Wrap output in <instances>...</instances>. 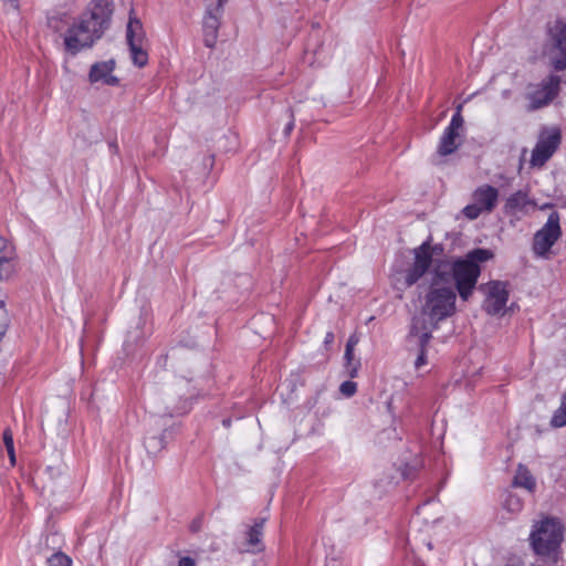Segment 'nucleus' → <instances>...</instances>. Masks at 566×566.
<instances>
[{
    "label": "nucleus",
    "mask_w": 566,
    "mask_h": 566,
    "mask_svg": "<svg viewBox=\"0 0 566 566\" xmlns=\"http://www.w3.org/2000/svg\"><path fill=\"white\" fill-rule=\"evenodd\" d=\"M442 252L443 248L440 244H431L430 240L416 248L413 250V263L405 272V284L407 287L412 286L432 265L441 264V270L444 272L443 277L447 280L449 270H451L460 297L467 301L480 276V264L492 260L494 253L489 249L478 248L469 251L463 259H459L450 265L434 259L436 255Z\"/></svg>",
    "instance_id": "obj_1"
},
{
    "label": "nucleus",
    "mask_w": 566,
    "mask_h": 566,
    "mask_svg": "<svg viewBox=\"0 0 566 566\" xmlns=\"http://www.w3.org/2000/svg\"><path fill=\"white\" fill-rule=\"evenodd\" d=\"M441 264L434 268V279L431 289L426 295L421 308V316L415 317L411 326V334L421 333V343L428 344L431 333L440 321L446 319L455 312V292L450 286H439L440 281H446Z\"/></svg>",
    "instance_id": "obj_2"
},
{
    "label": "nucleus",
    "mask_w": 566,
    "mask_h": 566,
    "mask_svg": "<svg viewBox=\"0 0 566 566\" xmlns=\"http://www.w3.org/2000/svg\"><path fill=\"white\" fill-rule=\"evenodd\" d=\"M112 14L111 0H94L90 10L69 28L64 36L65 50L75 55L83 49L91 48L108 29Z\"/></svg>",
    "instance_id": "obj_3"
},
{
    "label": "nucleus",
    "mask_w": 566,
    "mask_h": 566,
    "mask_svg": "<svg viewBox=\"0 0 566 566\" xmlns=\"http://www.w3.org/2000/svg\"><path fill=\"white\" fill-rule=\"evenodd\" d=\"M563 526L557 518L545 517L536 523L530 535L534 552L541 556H552L563 541Z\"/></svg>",
    "instance_id": "obj_4"
},
{
    "label": "nucleus",
    "mask_w": 566,
    "mask_h": 566,
    "mask_svg": "<svg viewBox=\"0 0 566 566\" xmlns=\"http://www.w3.org/2000/svg\"><path fill=\"white\" fill-rule=\"evenodd\" d=\"M499 190L490 185L478 187L471 195L472 202L462 209V213L469 220H475L481 214H490L499 202Z\"/></svg>",
    "instance_id": "obj_5"
},
{
    "label": "nucleus",
    "mask_w": 566,
    "mask_h": 566,
    "mask_svg": "<svg viewBox=\"0 0 566 566\" xmlns=\"http://www.w3.org/2000/svg\"><path fill=\"white\" fill-rule=\"evenodd\" d=\"M562 140L560 130L556 127L545 128L541 132L538 140L532 151L530 164L532 167H543L554 155Z\"/></svg>",
    "instance_id": "obj_6"
},
{
    "label": "nucleus",
    "mask_w": 566,
    "mask_h": 566,
    "mask_svg": "<svg viewBox=\"0 0 566 566\" xmlns=\"http://www.w3.org/2000/svg\"><path fill=\"white\" fill-rule=\"evenodd\" d=\"M208 4L203 17V41L206 46L214 48L218 40V31L221 24L223 7L227 0H207Z\"/></svg>",
    "instance_id": "obj_7"
},
{
    "label": "nucleus",
    "mask_w": 566,
    "mask_h": 566,
    "mask_svg": "<svg viewBox=\"0 0 566 566\" xmlns=\"http://www.w3.org/2000/svg\"><path fill=\"white\" fill-rule=\"evenodd\" d=\"M562 234L559 214L553 211L545 226L534 235L533 250L536 254L544 255L554 245Z\"/></svg>",
    "instance_id": "obj_8"
},
{
    "label": "nucleus",
    "mask_w": 566,
    "mask_h": 566,
    "mask_svg": "<svg viewBox=\"0 0 566 566\" xmlns=\"http://www.w3.org/2000/svg\"><path fill=\"white\" fill-rule=\"evenodd\" d=\"M553 48L549 53L552 66L557 71L566 69V23L556 21L549 29Z\"/></svg>",
    "instance_id": "obj_9"
},
{
    "label": "nucleus",
    "mask_w": 566,
    "mask_h": 566,
    "mask_svg": "<svg viewBox=\"0 0 566 566\" xmlns=\"http://www.w3.org/2000/svg\"><path fill=\"white\" fill-rule=\"evenodd\" d=\"M486 298L483 307L491 315L502 313L509 300L506 283L501 281L491 282L485 286Z\"/></svg>",
    "instance_id": "obj_10"
},
{
    "label": "nucleus",
    "mask_w": 566,
    "mask_h": 566,
    "mask_svg": "<svg viewBox=\"0 0 566 566\" xmlns=\"http://www.w3.org/2000/svg\"><path fill=\"white\" fill-rule=\"evenodd\" d=\"M462 115L454 114L449 126L446 128L443 135L440 138L438 146V154L440 156H448L454 153L461 145L460 130L463 126Z\"/></svg>",
    "instance_id": "obj_11"
},
{
    "label": "nucleus",
    "mask_w": 566,
    "mask_h": 566,
    "mask_svg": "<svg viewBox=\"0 0 566 566\" xmlns=\"http://www.w3.org/2000/svg\"><path fill=\"white\" fill-rule=\"evenodd\" d=\"M560 78L551 75L542 83V86L531 95L532 109L541 108L547 105L558 93Z\"/></svg>",
    "instance_id": "obj_12"
},
{
    "label": "nucleus",
    "mask_w": 566,
    "mask_h": 566,
    "mask_svg": "<svg viewBox=\"0 0 566 566\" xmlns=\"http://www.w3.org/2000/svg\"><path fill=\"white\" fill-rule=\"evenodd\" d=\"M115 69V61L109 60L105 62H97L91 66L88 73L90 83H102L109 86H115L118 84V78L113 75V71Z\"/></svg>",
    "instance_id": "obj_13"
},
{
    "label": "nucleus",
    "mask_w": 566,
    "mask_h": 566,
    "mask_svg": "<svg viewBox=\"0 0 566 566\" xmlns=\"http://www.w3.org/2000/svg\"><path fill=\"white\" fill-rule=\"evenodd\" d=\"M528 207H536V203L528 199L527 193L518 190L512 193L504 205V213L510 217L520 219L521 216L528 213Z\"/></svg>",
    "instance_id": "obj_14"
},
{
    "label": "nucleus",
    "mask_w": 566,
    "mask_h": 566,
    "mask_svg": "<svg viewBox=\"0 0 566 566\" xmlns=\"http://www.w3.org/2000/svg\"><path fill=\"white\" fill-rule=\"evenodd\" d=\"M14 247L0 235V281L8 280L14 272Z\"/></svg>",
    "instance_id": "obj_15"
},
{
    "label": "nucleus",
    "mask_w": 566,
    "mask_h": 566,
    "mask_svg": "<svg viewBox=\"0 0 566 566\" xmlns=\"http://www.w3.org/2000/svg\"><path fill=\"white\" fill-rule=\"evenodd\" d=\"M265 518H259L247 532V551L251 553H259L263 551L262 531Z\"/></svg>",
    "instance_id": "obj_16"
},
{
    "label": "nucleus",
    "mask_w": 566,
    "mask_h": 566,
    "mask_svg": "<svg viewBox=\"0 0 566 566\" xmlns=\"http://www.w3.org/2000/svg\"><path fill=\"white\" fill-rule=\"evenodd\" d=\"M126 40L127 43H146V33L142 21L134 14L132 10L129 13V20L126 28Z\"/></svg>",
    "instance_id": "obj_17"
},
{
    "label": "nucleus",
    "mask_w": 566,
    "mask_h": 566,
    "mask_svg": "<svg viewBox=\"0 0 566 566\" xmlns=\"http://www.w3.org/2000/svg\"><path fill=\"white\" fill-rule=\"evenodd\" d=\"M514 486L525 488L528 491H533L535 488V480L530 471L523 464H520L516 474L513 480Z\"/></svg>",
    "instance_id": "obj_18"
},
{
    "label": "nucleus",
    "mask_w": 566,
    "mask_h": 566,
    "mask_svg": "<svg viewBox=\"0 0 566 566\" xmlns=\"http://www.w3.org/2000/svg\"><path fill=\"white\" fill-rule=\"evenodd\" d=\"M144 45L145 43H128L132 61L138 67H144L148 63V53Z\"/></svg>",
    "instance_id": "obj_19"
},
{
    "label": "nucleus",
    "mask_w": 566,
    "mask_h": 566,
    "mask_svg": "<svg viewBox=\"0 0 566 566\" xmlns=\"http://www.w3.org/2000/svg\"><path fill=\"white\" fill-rule=\"evenodd\" d=\"M566 424V392L563 395L560 407L554 412L551 426L560 428Z\"/></svg>",
    "instance_id": "obj_20"
},
{
    "label": "nucleus",
    "mask_w": 566,
    "mask_h": 566,
    "mask_svg": "<svg viewBox=\"0 0 566 566\" xmlns=\"http://www.w3.org/2000/svg\"><path fill=\"white\" fill-rule=\"evenodd\" d=\"M8 324L9 318L6 310V298L0 292V338L6 334Z\"/></svg>",
    "instance_id": "obj_21"
},
{
    "label": "nucleus",
    "mask_w": 566,
    "mask_h": 566,
    "mask_svg": "<svg viewBox=\"0 0 566 566\" xmlns=\"http://www.w3.org/2000/svg\"><path fill=\"white\" fill-rule=\"evenodd\" d=\"M48 563L50 566H71L72 559L67 555L59 552L53 554L48 559Z\"/></svg>",
    "instance_id": "obj_22"
},
{
    "label": "nucleus",
    "mask_w": 566,
    "mask_h": 566,
    "mask_svg": "<svg viewBox=\"0 0 566 566\" xmlns=\"http://www.w3.org/2000/svg\"><path fill=\"white\" fill-rule=\"evenodd\" d=\"M410 336L418 337V345L420 347V354H419L415 365H416V368H420V366H422L426 363V346H427V344L421 343V333H418L417 335H412L410 333Z\"/></svg>",
    "instance_id": "obj_23"
},
{
    "label": "nucleus",
    "mask_w": 566,
    "mask_h": 566,
    "mask_svg": "<svg viewBox=\"0 0 566 566\" xmlns=\"http://www.w3.org/2000/svg\"><path fill=\"white\" fill-rule=\"evenodd\" d=\"M345 359H346V363H347V366L349 368V376L352 378L356 377L357 375V367H358V364H355L353 365V359H354V350L353 349H348L346 348L345 349Z\"/></svg>",
    "instance_id": "obj_24"
},
{
    "label": "nucleus",
    "mask_w": 566,
    "mask_h": 566,
    "mask_svg": "<svg viewBox=\"0 0 566 566\" xmlns=\"http://www.w3.org/2000/svg\"><path fill=\"white\" fill-rule=\"evenodd\" d=\"M505 506L509 511L517 512L522 509V502L521 500L515 495H509V497L505 501Z\"/></svg>",
    "instance_id": "obj_25"
},
{
    "label": "nucleus",
    "mask_w": 566,
    "mask_h": 566,
    "mask_svg": "<svg viewBox=\"0 0 566 566\" xmlns=\"http://www.w3.org/2000/svg\"><path fill=\"white\" fill-rule=\"evenodd\" d=\"M340 392L346 396L350 397L353 396L357 390V385L354 381H344L339 387Z\"/></svg>",
    "instance_id": "obj_26"
},
{
    "label": "nucleus",
    "mask_w": 566,
    "mask_h": 566,
    "mask_svg": "<svg viewBox=\"0 0 566 566\" xmlns=\"http://www.w3.org/2000/svg\"><path fill=\"white\" fill-rule=\"evenodd\" d=\"M2 438H3L4 444L13 442V434H12L11 429H9V428L4 429Z\"/></svg>",
    "instance_id": "obj_27"
},
{
    "label": "nucleus",
    "mask_w": 566,
    "mask_h": 566,
    "mask_svg": "<svg viewBox=\"0 0 566 566\" xmlns=\"http://www.w3.org/2000/svg\"><path fill=\"white\" fill-rule=\"evenodd\" d=\"M358 340L359 339L356 335H352L347 340L346 348L354 350L355 346L358 344Z\"/></svg>",
    "instance_id": "obj_28"
},
{
    "label": "nucleus",
    "mask_w": 566,
    "mask_h": 566,
    "mask_svg": "<svg viewBox=\"0 0 566 566\" xmlns=\"http://www.w3.org/2000/svg\"><path fill=\"white\" fill-rule=\"evenodd\" d=\"M178 566H195V562L190 557H182L180 558Z\"/></svg>",
    "instance_id": "obj_29"
},
{
    "label": "nucleus",
    "mask_w": 566,
    "mask_h": 566,
    "mask_svg": "<svg viewBox=\"0 0 566 566\" xmlns=\"http://www.w3.org/2000/svg\"><path fill=\"white\" fill-rule=\"evenodd\" d=\"M325 344L328 345L334 342V334L332 332H328L325 336Z\"/></svg>",
    "instance_id": "obj_30"
},
{
    "label": "nucleus",
    "mask_w": 566,
    "mask_h": 566,
    "mask_svg": "<svg viewBox=\"0 0 566 566\" xmlns=\"http://www.w3.org/2000/svg\"><path fill=\"white\" fill-rule=\"evenodd\" d=\"M7 452H8V455H9V458H10V462H11V464H12V465H14V464H15V453H14V449L9 450V451H7Z\"/></svg>",
    "instance_id": "obj_31"
},
{
    "label": "nucleus",
    "mask_w": 566,
    "mask_h": 566,
    "mask_svg": "<svg viewBox=\"0 0 566 566\" xmlns=\"http://www.w3.org/2000/svg\"><path fill=\"white\" fill-rule=\"evenodd\" d=\"M293 126H294V123L293 120H291L286 127H285V135H289L291 133V130L293 129Z\"/></svg>",
    "instance_id": "obj_32"
},
{
    "label": "nucleus",
    "mask_w": 566,
    "mask_h": 566,
    "mask_svg": "<svg viewBox=\"0 0 566 566\" xmlns=\"http://www.w3.org/2000/svg\"><path fill=\"white\" fill-rule=\"evenodd\" d=\"M7 451L14 449L13 442L4 444Z\"/></svg>",
    "instance_id": "obj_33"
},
{
    "label": "nucleus",
    "mask_w": 566,
    "mask_h": 566,
    "mask_svg": "<svg viewBox=\"0 0 566 566\" xmlns=\"http://www.w3.org/2000/svg\"><path fill=\"white\" fill-rule=\"evenodd\" d=\"M461 111H462V104H459V105L457 106V112H455V114L461 115Z\"/></svg>",
    "instance_id": "obj_34"
},
{
    "label": "nucleus",
    "mask_w": 566,
    "mask_h": 566,
    "mask_svg": "<svg viewBox=\"0 0 566 566\" xmlns=\"http://www.w3.org/2000/svg\"><path fill=\"white\" fill-rule=\"evenodd\" d=\"M551 207H553V205H552V203H545V205H543L539 209L544 210V209H546V208H551Z\"/></svg>",
    "instance_id": "obj_35"
},
{
    "label": "nucleus",
    "mask_w": 566,
    "mask_h": 566,
    "mask_svg": "<svg viewBox=\"0 0 566 566\" xmlns=\"http://www.w3.org/2000/svg\"><path fill=\"white\" fill-rule=\"evenodd\" d=\"M526 151H527V149H526V148H523V150H522L523 155H525V154H526Z\"/></svg>",
    "instance_id": "obj_36"
}]
</instances>
